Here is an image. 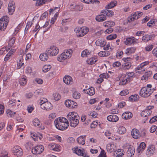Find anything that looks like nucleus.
Wrapping results in <instances>:
<instances>
[{"mask_svg":"<svg viewBox=\"0 0 157 157\" xmlns=\"http://www.w3.org/2000/svg\"><path fill=\"white\" fill-rule=\"evenodd\" d=\"M67 117L70 122V125L71 127H75L79 124L80 117L76 113L70 112L67 115Z\"/></svg>","mask_w":157,"mask_h":157,"instance_id":"f257e3e1","label":"nucleus"},{"mask_svg":"<svg viewBox=\"0 0 157 157\" xmlns=\"http://www.w3.org/2000/svg\"><path fill=\"white\" fill-rule=\"evenodd\" d=\"M152 87L151 84H147L146 87L142 88L140 91V95L143 97H148L156 89L155 87L151 89Z\"/></svg>","mask_w":157,"mask_h":157,"instance_id":"f03ea898","label":"nucleus"},{"mask_svg":"<svg viewBox=\"0 0 157 157\" xmlns=\"http://www.w3.org/2000/svg\"><path fill=\"white\" fill-rule=\"evenodd\" d=\"M72 51L71 49H69L62 53L57 57V60L60 62L66 59L70 58L72 55Z\"/></svg>","mask_w":157,"mask_h":157,"instance_id":"7ed1b4c3","label":"nucleus"},{"mask_svg":"<svg viewBox=\"0 0 157 157\" xmlns=\"http://www.w3.org/2000/svg\"><path fill=\"white\" fill-rule=\"evenodd\" d=\"M89 28L87 27H83L76 28L74 29V31L76 33L78 37H81L84 36L89 32Z\"/></svg>","mask_w":157,"mask_h":157,"instance_id":"20e7f679","label":"nucleus"},{"mask_svg":"<svg viewBox=\"0 0 157 157\" xmlns=\"http://www.w3.org/2000/svg\"><path fill=\"white\" fill-rule=\"evenodd\" d=\"M9 22V18L7 16L3 17L0 19V32L5 30Z\"/></svg>","mask_w":157,"mask_h":157,"instance_id":"39448f33","label":"nucleus"},{"mask_svg":"<svg viewBox=\"0 0 157 157\" xmlns=\"http://www.w3.org/2000/svg\"><path fill=\"white\" fill-rule=\"evenodd\" d=\"M59 52L58 48L54 46L47 48L46 51V52L48 53L49 55L51 56H56L59 53Z\"/></svg>","mask_w":157,"mask_h":157,"instance_id":"423d86ee","label":"nucleus"},{"mask_svg":"<svg viewBox=\"0 0 157 157\" xmlns=\"http://www.w3.org/2000/svg\"><path fill=\"white\" fill-rule=\"evenodd\" d=\"M131 58L129 57L123 58V60L124 61V63L122 65L121 67L122 70H126L129 69L132 66L131 63L128 61L130 60Z\"/></svg>","mask_w":157,"mask_h":157,"instance_id":"0eeeda50","label":"nucleus"},{"mask_svg":"<svg viewBox=\"0 0 157 157\" xmlns=\"http://www.w3.org/2000/svg\"><path fill=\"white\" fill-rule=\"evenodd\" d=\"M153 108V106L149 105L146 107V109L142 112L141 116L144 117L150 115L152 113L151 109Z\"/></svg>","mask_w":157,"mask_h":157,"instance_id":"6e6552de","label":"nucleus"},{"mask_svg":"<svg viewBox=\"0 0 157 157\" xmlns=\"http://www.w3.org/2000/svg\"><path fill=\"white\" fill-rule=\"evenodd\" d=\"M126 78L122 80L121 82L122 85L126 84L130 82L131 79L135 77V74L133 72H129L127 73Z\"/></svg>","mask_w":157,"mask_h":157,"instance_id":"1a4fd4ad","label":"nucleus"},{"mask_svg":"<svg viewBox=\"0 0 157 157\" xmlns=\"http://www.w3.org/2000/svg\"><path fill=\"white\" fill-rule=\"evenodd\" d=\"M44 150V147L41 145H38L33 148L32 152L34 154H39L42 153Z\"/></svg>","mask_w":157,"mask_h":157,"instance_id":"9d476101","label":"nucleus"},{"mask_svg":"<svg viewBox=\"0 0 157 157\" xmlns=\"http://www.w3.org/2000/svg\"><path fill=\"white\" fill-rule=\"evenodd\" d=\"M137 39L133 37H130L126 38V40L124 41V44L126 45H130L132 44H134L137 43L136 41Z\"/></svg>","mask_w":157,"mask_h":157,"instance_id":"9b49d317","label":"nucleus"},{"mask_svg":"<svg viewBox=\"0 0 157 157\" xmlns=\"http://www.w3.org/2000/svg\"><path fill=\"white\" fill-rule=\"evenodd\" d=\"M15 2L13 1H10L8 4V8L10 14L12 15L13 13L15 11Z\"/></svg>","mask_w":157,"mask_h":157,"instance_id":"f8f14e48","label":"nucleus"},{"mask_svg":"<svg viewBox=\"0 0 157 157\" xmlns=\"http://www.w3.org/2000/svg\"><path fill=\"white\" fill-rule=\"evenodd\" d=\"M65 105L69 108H73L77 106V103L71 100H67L65 102Z\"/></svg>","mask_w":157,"mask_h":157,"instance_id":"ddd939ff","label":"nucleus"},{"mask_svg":"<svg viewBox=\"0 0 157 157\" xmlns=\"http://www.w3.org/2000/svg\"><path fill=\"white\" fill-rule=\"evenodd\" d=\"M13 153L17 156H21L23 154L22 150L19 146H16L14 147L13 149Z\"/></svg>","mask_w":157,"mask_h":157,"instance_id":"4468645a","label":"nucleus"},{"mask_svg":"<svg viewBox=\"0 0 157 157\" xmlns=\"http://www.w3.org/2000/svg\"><path fill=\"white\" fill-rule=\"evenodd\" d=\"M155 151V147L154 145L149 146L147 149L146 152L147 155L149 157L153 155Z\"/></svg>","mask_w":157,"mask_h":157,"instance_id":"2eb2a0df","label":"nucleus"},{"mask_svg":"<svg viewBox=\"0 0 157 157\" xmlns=\"http://www.w3.org/2000/svg\"><path fill=\"white\" fill-rule=\"evenodd\" d=\"M41 108L46 110H50L52 108V104L49 102H47L43 104H40Z\"/></svg>","mask_w":157,"mask_h":157,"instance_id":"dca6fc26","label":"nucleus"},{"mask_svg":"<svg viewBox=\"0 0 157 157\" xmlns=\"http://www.w3.org/2000/svg\"><path fill=\"white\" fill-rule=\"evenodd\" d=\"M154 34H147L142 37V40L144 42H147L151 40Z\"/></svg>","mask_w":157,"mask_h":157,"instance_id":"f3484780","label":"nucleus"},{"mask_svg":"<svg viewBox=\"0 0 157 157\" xmlns=\"http://www.w3.org/2000/svg\"><path fill=\"white\" fill-rule=\"evenodd\" d=\"M107 120L109 121L116 122L119 120L118 117L115 115H111L108 116Z\"/></svg>","mask_w":157,"mask_h":157,"instance_id":"a211bd4d","label":"nucleus"},{"mask_svg":"<svg viewBox=\"0 0 157 157\" xmlns=\"http://www.w3.org/2000/svg\"><path fill=\"white\" fill-rule=\"evenodd\" d=\"M63 81L67 85H70L72 83V78L70 76L65 75L63 78Z\"/></svg>","mask_w":157,"mask_h":157,"instance_id":"6ab92c4d","label":"nucleus"},{"mask_svg":"<svg viewBox=\"0 0 157 157\" xmlns=\"http://www.w3.org/2000/svg\"><path fill=\"white\" fill-rule=\"evenodd\" d=\"M86 136H82L77 139V141L78 143L81 145H83L85 144V137Z\"/></svg>","mask_w":157,"mask_h":157,"instance_id":"aec40b11","label":"nucleus"},{"mask_svg":"<svg viewBox=\"0 0 157 157\" xmlns=\"http://www.w3.org/2000/svg\"><path fill=\"white\" fill-rule=\"evenodd\" d=\"M146 147V144L144 142L141 143L138 147L136 151L138 153L142 152Z\"/></svg>","mask_w":157,"mask_h":157,"instance_id":"412c9836","label":"nucleus"},{"mask_svg":"<svg viewBox=\"0 0 157 157\" xmlns=\"http://www.w3.org/2000/svg\"><path fill=\"white\" fill-rule=\"evenodd\" d=\"M83 90L86 93L88 94L90 96L94 95L95 93V90L94 88L91 87L86 90Z\"/></svg>","mask_w":157,"mask_h":157,"instance_id":"4be33fe9","label":"nucleus"},{"mask_svg":"<svg viewBox=\"0 0 157 157\" xmlns=\"http://www.w3.org/2000/svg\"><path fill=\"white\" fill-rule=\"evenodd\" d=\"M132 116V113L130 112H126L122 114V117L123 119L127 120L131 118Z\"/></svg>","mask_w":157,"mask_h":157,"instance_id":"5701e85b","label":"nucleus"},{"mask_svg":"<svg viewBox=\"0 0 157 157\" xmlns=\"http://www.w3.org/2000/svg\"><path fill=\"white\" fill-rule=\"evenodd\" d=\"M91 52L88 49L83 50L81 53V56L82 57H88L91 55Z\"/></svg>","mask_w":157,"mask_h":157,"instance_id":"b1692460","label":"nucleus"},{"mask_svg":"<svg viewBox=\"0 0 157 157\" xmlns=\"http://www.w3.org/2000/svg\"><path fill=\"white\" fill-rule=\"evenodd\" d=\"M152 75V72L151 71H149L146 72L144 75L142 77L141 80H147Z\"/></svg>","mask_w":157,"mask_h":157,"instance_id":"393cba45","label":"nucleus"},{"mask_svg":"<svg viewBox=\"0 0 157 157\" xmlns=\"http://www.w3.org/2000/svg\"><path fill=\"white\" fill-rule=\"evenodd\" d=\"M131 134L132 137L136 139H137L140 136L139 131L136 129H133L132 130Z\"/></svg>","mask_w":157,"mask_h":157,"instance_id":"a878e982","label":"nucleus"},{"mask_svg":"<svg viewBox=\"0 0 157 157\" xmlns=\"http://www.w3.org/2000/svg\"><path fill=\"white\" fill-rule=\"evenodd\" d=\"M107 151L109 152H113L114 150V146L113 143H110L108 144L106 146Z\"/></svg>","mask_w":157,"mask_h":157,"instance_id":"bb28decb","label":"nucleus"},{"mask_svg":"<svg viewBox=\"0 0 157 157\" xmlns=\"http://www.w3.org/2000/svg\"><path fill=\"white\" fill-rule=\"evenodd\" d=\"M106 16L105 14H101L96 17V20L99 22H102L106 19Z\"/></svg>","mask_w":157,"mask_h":157,"instance_id":"cd10ccee","label":"nucleus"},{"mask_svg":"<svg viewBox=\"0 0 157 157\" xmlns=\"http://www.w3.org/2000/svg\"><path fill=\"white\" fill-rule=\"evenodd\" d=\"M101 13L108 17H111L113 15V12L112 11L109 10H103L101 11Z\"/></svg>","mask_w":157,"mask_h":157,"instance_id":"c85d7f7f","label":"nucleus"},{"mask_svg":"<svg viewBox=\"0 0 157 157\" xmlns=\"http://www.w3.org/2000/svg\"><path fill=\"white\" fill-rule=\"evenodd\" d=\"M135 152V149L133 147H130L127 152V155L128 157H131L134 155Z\"/></svg>","mask_w":157,"mask_h":157,"instance_id":"c756f323","label":"nucleus"},{"mask_svg":"<svg viewBox=\"0 0 157 157\" xmlns=\"http://www.w3.org/2000/svg\"><path fill=\"white\" fill-rule=\"evenodd\" d=\"M48 53L45 52V53H42L40 55V58L42 61H45L48 58Z\"/></svg>","mask_w":157,"mask_h":157,"instance_id":"7c9ffc66","label":"nucleus"},{"mask_svg":"<svg viewBox=\"0 0 157 157\" xmlns=\"http://www.w3.org/2000/svg\"><path fill=\"white\" fill-rule=\"evenodd\" d=\"M97 61V58L95 57H91L88 59L86 62L89 64L92 65L95 63Z\"/></svg>","mask_w":157,"mask_h":157,"instance_id":"2f4dec72","label":"nucleus"},{"mask_svg":"<svg viewBox=\"0 0 157 157\" xmlns=\"http://www.w3.org/2000/svg\"><path fill=\"white\" fill-rule=\"evenodd\" d=\"M143 14V13L142 12H136L134 13V14L132 15L133 16V19H135L136 20L140 17Z\"/></svg>","mask_w":157,"mask_h":157,"instance_id":"473e14b6","label":"nucleus"},{"mask_svg":"<svg viewBox=\"0 0 157 157\" xmlns=\"http://www.w3.org/2000/svg\"><path fill=\"white\" fill-rule=\"evenodd\" d=\"M121 149H118L117 151H115L114 155L116 157H121L122 156L124 155L122 152H121Z\"/></svg>","mask_w":157,"mask_h":157,"instance_id":"72a5a7b5","label":"nucleus"},{"mask_svg":"<svg viewBox=\"0 0 157 157\" xmlns=\"http://www.w3.org/2000/svg\"><path fill=\"white\" fill-rule=\"evenodd\" d=\"M6 113L8 117H13L16 114V113L11 110L8 109L6 111Z\"/></svg>","mask_w":157,"mask_h":157,"instance_id":"f704fd0d","label":"nucleus"},{"mask_svg":"<svg viewBox=\"0 0 157 157\" xmlns=\"http://www.w3.org/2000/svg\"><path fill=\"white\" fill-rule=\"evenodd\" d=\"M115 25V23L113 21H106L104 23L103 25L105 27H110L114 26Z\"/></svg>","mask_w":157,"mask_h":157,"instance_id":"c9c22d12","label":"nucleus"},{"mask_svg":"<svg viewBox=\"0 0 157 157\" xmlns=\"http://www.w3.org/2000/svg\"><path fill=\"white\" fill-rule=\"evenodd\" d=\"M68 126L69 123H63L58 129L60 130H64L67 128Z\"/></svg>","mask_w":157,"mask_h":157,"instance_id":"e433bc0d","label":"nucleus"},{"mask_svg":"<svg viewBox=\"0 0 157 157\" xmlns=\"http://www.w3.org/2000/svg\"><path fill=\"white\" fill-rule=\"evenodd\" d=\"M96 43L98 46L100 45L101 47H103L105 46V44L106 42L103 40H98L96 41Z\"/></svg>","mask_w":157,"mask_h":157,"instance_id":"4c0bfd02","label":"nucleus"},{"mask_svg":"<svg viewBox=\"0 0 157 157\" xmlns=\"http://www.w3.org/2000/svg\"><path fill=\"white\" fill-rule=\"evenodd\" d=\"M80 94L77 91H75L73 93V98L75 99H78L80 97Z\"/></svg>","mask_w":157,"mask_h":157,"instance_id":"58836bf2","label":"nucleus"},{"mask_svg":"<svg viewBox=\"0 0 157 157\" xmlns=\"http://www.w3.org/2000/svg\"><path fill=\"white\" fill-rule=\"evenodd\" d=\"M51 66L50 65H45L43 67L42 71L44 72H46L51 68Z\"/></svg>","mask_w":157,"mask_h":157,"instance_id":"ea45409f","label":"nucleus"},{"mask_svg":"<svg viewBox=\"0 0 157 157\" xmlns=\"http://www.w3.org/2000/svg\"><path fill=\"white\" fill-rule=\"evenodd\" d=\"M126 132V129L123 126H121L118 128V132L119 134H122Z\"/></svg>","mask_w":157,"mask_h":157,"instance_id":"a19ab883","label":"nucleus"},{"mask_svg":"<svg viewBox=\"0 0 157 157\" xmlns=\"http://www.w3.org/2000/svg\"><path fill=\"white\" fill-rule=\"evenodd\" d=\"M56 119H57L59 122L63 123H69L67 120L64 117H61Z\"/></svg>","mask_w":157,"mask_h":157,"instance_id":"79ce46f5","label":"nucleus"},{"mask_svg":"<svg viewBox=\"0 0 157 157\" xmlns=\"http://www.w3.org/2000/svg\"><path fill=\"white\" fill-rule=\"evenodd\" d=\"M19 83L21 85L24 86L26 83V79L25 77H23L19 79Z\"/></svg>","mask_w":157,"mask_h":157,"instance_id":"37998d69","label":"nucleus"},{"mask_svg":"<svg viewBox=\"0 0 157 157\" xmlns=\"http://www.w3.org/2000/svg\"><path fill=\"white\" fill-rule=\"evenodd\" d=\"M43 91L42 89H39L35 92V95L36 96H38L39 95H42L43 94Z\"/></svg>","mask_w":157,"mask_h":157,"instance_id":"c03bdc74","label":"nucleus"},{"mask_svg":"<svg viewBox=\"0 0 157 157\" xmlns=\"http://www.w3.org/2000/svg\"><path fill=\"white\" fill-rule=\"evenodd\" d=\"M128 90L125 89L122 90L120 93V95L121 96H125L129 93Z\"/></svg>","mask_w":157,"mask_h":157,"instance_id":"a18cd8bd","label":"nucleus"},{"mask_svg":"<svg viewBox=\"0 0 157 157\" xmlns=\"http://www.w3.org/2000/svg\"><path fill=\"white\" fill-rule=\"evenodd\" d=\"M116 5V3L114 2H111L106 6V9H111L114 7Z\"/></svg>","mask_w":157,"mask_h":157,"instance_id":"49530a36","label":"nucleus"},{"mask_svg":"<svg viewBox=\"0 0 157 157\" xmlns=\"http://www.w3.org/2000/svg\"><path fill=\"white\" fill-rule=\"evenodd\" d=\"M129 100L132 102L136 101L137 100V95H132L129 98Z\"/></svg>","mask_w":157,"mask_h":157,"instance_id":"de8ad7c7","label":"nucleus"},{"mask_svg":"<svg viewBox=\"0 0 157 157\" xmlns=\"http://www.w3.org/2000/svg\"><path fill=\"white\" fill-rule=\"evenodd\" d=\"M58 13L57 12H56V13L55 14L54 17L52 18L51 20V23L52 24H54V23L55 22V21L56 20L57 17L58 16Z\"/></svg>","mask_w":157,"mask_h":157,"instance_id":"09e8293b","label":"nucleus"},{"mask_svg":"<svg viewBox=\"0 0 157 157\" xmlns=\"http://www.w3.org/2000/svg\"><path fill=\"white\" fill-rule=\"evenodd\" d=\"M54 124L56 128L58 129L63 123L58 121L57 119H56L54 121Z\"/></svg>","mask_w":157,"mask_h":157,"instance_id":"8fccbe9b","label":"nucleus"},{"mask_svg":"<svg viewBox=\"0 0 157 157\" xmlns=\"http://www.w3.org/2000/svg\"><path fill=\"white\" fill-rule=\"evenodd\" d=\"M15 38L14 37L11 38L9 40L8 46L10 47H12L15 43Z\"/></svg>","mask_w":157,"mask_h":157,"instance_id":"3c124183","label":"nucleus"},{"mask_svg":"<svg viewBox=\"0 0 157 157\" xmlns=\"http://www.w3.org/2000/svg\"><path fill=\"white\" fill-rule=\"evenodd\" d=\"M117 36L116 34H111L107 37V39L108 40H111L116 38Z\"/></svg>","mask_w":157,"mask_h":157,"instance_id":"603ef678","label":"nucleus"},{"mask_svg":"<svg viewBox=\"0 0 157 157\" xmlns=\"http://www.w3.org/2000/svg\"><path fill=\"white\" fill-rule=\"evenodd\" d=\"M33 123L34 125L35 126H39L40 125V121L38 119H35L33 121Z\"/></svg>","mask_w":157,"mask_h":157,"instance_id":"864d4df0","label":"nucleus"},{"mask_svg":"<svg viewBox=\"0 0 157 157\" xmlns=\"http://www.w3.org/2000/svg\"><path fill=\"white\" fill-rule=\"evenodd\" d=\"M54 99L56 101H58L60 99V95L58 93H55L53 94Z\"/></svg>","mask_w":157,"mask_h":157,"instance_id":"5fc2aeb1","label":"nucleus"},{"mask_svg":"<svg viewBox=\"0 0 157 157\" xmlns=\"http://www.w3.org/2000/svg\"><path fill=\"white\" fill-rule=\"evenodd\" d=\"M99 77L100 78H109V76L107 73H103L100 74Z\"/></svg>","mask_w":157,"mask_h":157,"instance_id":"6e6d98bb","label":"nucleus"},{"mask_svg":"<svg viewBox=\"0 0 157 157\" xmlns=\"http://www.w3.org/2000/svg\"><path fill=\"white\" fill-rule=\"evenodd\" d=\"M123 53L122 51L117 52L116 53V57L117 58H121L122 57Z\"/></svg>","mask_w":157,"mask_h":157,"instance_id":"4d7b16f0","label":"nucleus"},{"mask_svg":"<svg viewBox=\"0 0 157 157\" xmlns=\"http://www.w3.org/2000/svg\"><path fill=\"white\" fill-rule=\"evenodd\" d=\"M153 48V45H148L145 48V49L147 51H150Z\"/></svg>","mask_w":157,"mask_h":157,"instance_id":"13d9d810","label":"nucleus"},{"mask_svg":"<svg viewBox=\"0 0 157 157\" xmlns=\"http://www.w3.org/2000/svg\"><path fill=\"white\" fill-rule=\"evenodd\" d=\"M155 121H157V116H154L152 117L149 121V123H152Z\"/></svg>","mask_w":157,"mask_h":157,"instance_id":"bf43d9fd","label":"nucleus"},{"mask_svg":"<svg viewBox=\"0 0 157 157\" xmlns=\"http://www.w3.org/2000/svg\"><path fill=\"white\" fill-rule=\"evenodd\" d=\"M125 105L126 103L124 102H121L118 104V107L119 108H121L123 107Z\"/></svg>","mask_w":157,"mask_h":157,"instance_id":"052dcab7","label":"nucleus"},{"mask_svg":"<svg viewBox=\"0 0 157 157\" xmlns=\"http://www.w3.org/2000/svg\"><path fill=\"white\" fill-rule=\"evenodd\" d=\"M56 144L54 143L49 144L48 145V148L50 150H53L56 146Z\"/></svg>","mask_w":157,"mask_h":157,"instance_id":"680f3d73","label":"nucleus"},{"mask_svg":"<svg viewBox=\"0 0 157 157\" xmlns=\"http://www.w3.org/2000/svg\"><path fill=\"white\" fill-rule=\"evenodd\" d=\"M121 65V63L119 61H116L114 62L113 64V65L114 67H118L120 66Z\"/></svg>","mask_w":157,"mask_h":157,"instance_id":"e2e57ef3","label":"nucleus"},{"mask_svg":"<svg viewBox=\"0 0 157 157\" xmlns=\"http://www.w3.org/2000/svg\"><path fill=\"white\" fill-rule=\"evenodd\" d=\"M99 56L101 57H105L106 56V52L104 51H101L98 53Z\"/></svg>","mask_w":157,"mask_h":157,"instance_id":"0e129e2a","label":"nucleus"},{"mask_svg":"<svg viewBox=\"0 0 157 157\" xmlns=\"http://www.w3.org/2000/svg\"><path fill=\"white\" fill-rule=\"evenodd\" d=\"M157 127L155 125L152 126L150 129V132L151 133L154 132L156 130Z\"/></svg>","mask_w":157,"mask_h":157,"instance_id":"69168bd1","label":"nucleus"},{"mask_svg":"<svg viewBox=\"0 0 157 157\" xmlns=\"http://www.w3.org/2000/svg\"><path fill=\"white\" fill-rule=\"evenodd\" d=\"M8 153L6 151L2 152L0 156V157H8Z\"/></svg>","mask_w":157,"mask_h":157,"instance_id":"338daca9","label":"nucleus"},{"mask_svg":"<svg viewBox=\"0 0 157 157\" xmlns=\"http://www.w3.org/2000/svg\"><path fill=\"white\" fill-rule=\"evenodd\" d=\"M83 151L81 150L80 149H78V148H77V149H76L75 152L78 155H81Z\"/></svg>","mask_w":157,"mask_h":157,"instance_id":"774afa93","label":"nucleus"}]
</instances>
